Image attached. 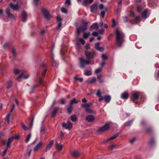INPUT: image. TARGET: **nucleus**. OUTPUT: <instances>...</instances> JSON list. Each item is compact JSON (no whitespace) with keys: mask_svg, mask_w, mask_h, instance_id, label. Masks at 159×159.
Returning a JSON list of instances; mask_svg holds the SVG:
<instances>
[{"mask_svg":"<svg viewBox=\"0 0 159 159\" xmlns=\"http://www.w3.org/2000/svg\"><path fill=\"white\" fill-rule=\"evenodd\" d=\"M86 119L89 122H92L94 120L95 118L93 116L88 115L86 116Z\"/></svg>","mask_w":159,"mask_h":159,"instance_id":"dca6fc26","label":"nucleus"},{"mask_svg":"<svg viewBox=\"0 0 159 159\" xmlns=\"http://www.w3.org/2000/svg\"><path fill=\"white\" fill-rule=\"evenodd\" d=\"M129 94L127 92H124L121 95V97L123 99H127L128 98Z\"/></svg>","mask_w":159,"mask_h":159,"instance_id":"4be33fe9","label":"nucleus"},{"mask_svg":"<svg viewBox=\"0 0 159 159\" xmlns=\"http://www.w3.org/2000/svg\"><path fill=\"white\" fill-rule=\"evenodd\" d=\"M133 120H134L133 119H132L131 120L125 122L124 124L125 126H129V125H131V124H132V122H133Z\"/></svg>","mask_w":159,"mask_h":159,"instance_id":"7c9ffc66","label":"nucleus"},{"mask_svg":"<svg viewBox=\"0 0 159 159\" xmlns=\"http://www.w3.org/2000/svg\"><path fill=\"white\" fill-rule=\"evenodd\" d=\"M62 26V24L61 22H58L57 26V30H59L60 29V28Z\"/></svg>","mask_w":159,"mask_h":159,"instance_id":"de8ad7c7","label":"nucleus"},{"mask_svg":"<svg viewBox=\"0 0 159 159\" xmlns=\"http://www.w3.org/2000/svg\"><path fill=\"white\" fill-rule=\"evenodd\" d=\"M92 74V72L91 71L86 70L85 72L84 73V75L86 76L91 75Z\"/></svg>","mask_w":159,"mask_h":159,"instance_id":"e433bc0d","label":"nucleus"},{"mask_svg":"<svg viewBox=\"0 0 159 159\" xmlns=\"http://www.w3.org/2000/svg\"><path fill=\"white\" fill-rule=\"evenodd\" d=\"M59 109L58 107H56L54 108L52 111V114L51 116V117H54L55 116Z\"/></svg>","mask_w":159,"mask_h":159,"instance_id":"6ab92c4d","label":"nucleus"},{"mask_svg":"<svg viewBox=\"0 0 159 159\" xmlns=\"http://www.w3.org/2000/svg\"><path fill=\"white\" fill-rule=\"evenodd\" d=\"M90 63V61L87 60H85L82 58H80V63L83 64L84 63L85 64L89 65Z\"/></svg>","mask_w":159,"mask_h":159,"instance_id":"5701e85b","label":"nucleus"},{"mask_svg":"<svg viewBox=\"0 0 159 159\" xmlns=\"http://www.w3.org/2000/svg\"><path fill=\"white\" fill-rule=\"evenodd\" d=\"M8 148H7H7H6V149L3 151V154H2V156H5L6 153V152L7 151V149H8Z\"/></svg>","mask_w":159,"mask_h":159,"instance_id":"052dcab7","label":"nucleus"},{"mask_svg":"<svg viewBox=\"0 0 159 159\" xmlns=\"http://www.w3.org/2000/svg\"><path fill=\"white\" fill-rule=\"evenodd\" d=\"M83 38L84 39H87L88 37L90 36V34L89 32H88V33H85V32H83Z\"/></svg>","mask_w":159,"mask_h":159,"instance_id":"2f4dec72","label":"nucleus"},{"mask_svg":"<svg viewBox=\"0 0 159 159\" xmlns=\"http://www.w3.org/2000/svg\"><path fill=\"white\" fill-rule=\"evenodd\" d=\"M80 43L84 45L85 43V41L82 38H80Z\"/></svg>","mask_w":159,"mask_h":159,"instance_id":"0e129e2a","label":"nucleus"},{"mask_svg":"<svg viewBox=\"0 0 159 159\" xmlns=\"http://www.w3.org/2000/svg\"><path fill=\"white\" fill-rule=\"evenodd\" d=\"M105 11H102L101 13V15L102 16V18H103L105 16V12L107 10V7L104 8Z\"/></svg>","mask_w":159,"mask_h":159,"instance_id":"72a5a7b5","label":"nucleus"},{"mask_svg":"<svg viewBox=\"0 0 159 159\" xmlns=\"http://www.w3.org/2000/svg\"><path fill=\"white\" fill-rule=\"evenodd\" d=\"M85 108V111L89 113H93V111L91 109L89 108V107H84Z\"/></svg>","mask_w":159,"mask_h":159,"instance_id":"473e14b6","label":"nucleus"},{"mask_svg":"<svg viewBox=\"0 0 159 159\" xmlns=\"http://www.w3.org/2000/svg\"><path fill=\"white\" fill-rule=\"evenodd\" d=\"M142 10V8L141 6H138L137 7V10L139 13L141 12Z\"/></svg>","mask_w":159,"mask_h":159,"instance_id":"a18cd8bd","label":"nucleus"},{"mask_svg":"<svg viewBox=\"0 0 159 159\" xmlns=\"http://www.w3.org/2000/svg\"><path fill=\"white\" fill-rule=\"evenodd\" d=\"M70 153L71 155L75 158L78 157L79 156V152L78 151L75 150L72 151H70Z\"/></svg>","mask_w":159,"mask_h":159,"instance_id":"4468645a","label":"nucleus"},{"mask_svg":"<svg viewBox=\"0 0 159 159\" xmlns=\"http://www.w3.org/2000/svg\"><path fill=\"white\" fill-rule=\"evenodd\" d=\"M121 132V131L120 132H118L116 134H115L113 136H111L110 138L107 139L105 143H106L107 142H108L111 140H113V139H115L119 136V135L120 134V133Z\"/></svg>","mask_w":159,"mask_h":159,"instance_id":"f3484780","label":"nucleus"},{"mask_svg":"<svg viewBox=\"0 0 159 159\" xmlns=\"http://www.w3.org/2000/svg\"><path fill=\"white\" fill-rule=\"evenodd\" d=\"M102 70V69L100 68H98L96 69L95 70V73L98 74Z\"/></svg>","mask_w":159,"mask_h":159,"instance_id":"bf43d9fd","label":"nucleus"},{"mask_svg":"<svg viewBox=\"0 0 159 159\" xmlns=\"http://www.w3.org/2000/svg\"><path fill=\"white\" fill-rule=\"evenodd\" d=\"M70 119L73 121H75L76 120L77 118L75 115H74L71 116L70 117Z\"/></svg>","mask_w":159,"mask_h":159,"instance_id":"4c0bfd02","label":"nucleus"},{"mask_svg":"<svg viewBox=\"0 0 159 159\" xmlns=\"http://www.w3.org/2000/svg\"><path fill=\"white\" fill-rule=\"evenodd\" d=\"M24 73H22L17 78V79H18L22 77H23V78L24 79H27V78H28V77H29V75H26V76H23V75H24Z\"/></svg>","mask_w":159,"mask_h":159,"instance_id":"c9c22d12","label":"nucleus"},{"mask_svg":"<svg viewBox=\"0 0 159 159\" xmlns=\"http://www.w3.org/2000/svg\"><path fill=\"white\" fill-rule=\"evenodd\" d=\"M21 125L23 129L24 130H26L27 129V126L24 124L22 122L21 123Z\"/></svg>","mask_w":159,"mask_h":159,"instance_id":"79ce46f5","label":"nucleus"},{"mask_svg":"<svg viewBox=\"0 0 159 159\" xmlns=\"http://www.w3.org/2000/svg\"><path fill=\"white\" fill-rule=\"evenodd\" d=\"M89 22L83 20H82L81 24L80 25V32H84L86 30L87 25Z\"/></svg>","mask_w":159,"mask_h":159,"instance_id":"7ed1b4c3","label":"nucleus"},{"mask_svg":"<svg viewBox=\"0 0 159 159\" xmlns=\"http://www.w3.org/2000/svg\"><path fill=\"white\" fill-rule=\"evenodd\" d=\"M104 99L105 101L107 102V103H109L111 100V97L110 96L108 95H106L104 98Z\"/></svg>","mask_w":159,"mask_h":159,"instance_id":"393cba45","label":"nucleus"},{"mask_svg":"<svg viewBox=\"0 0 159 159\" xmlns=\"http://www.w3.org/2000/svg\"><path fill=\"white\" fill-rule=\"evenodd\" d=\"M99 9L101 10H102L103 9H104V6L102 4H100L99 6Z\"/></svg>","mask_w":159,"mask_h":159,"instance_id":"338daca9","label":"nucleus"},{"mask_svg":"<svg viewBox=\"0 0 159 159\" xmlns=\"http://www.w3.org/2000/svg\"><path fill=\"white\" fill-rule=\"evenodd\" d=\"M116 147V146L114 145H112L109 146V149L112 150L113 148Z\"/></svg>","mask_w":159,"mask_h":159,"instance_id":"e2e57ef3","label":"nucleus"},{"mask_svg":"<svg viewBox=\"0 0 159 159\" xmlns=\"http://www.w3.org/2000/svg\"><path fill=\"white\" fill-rule=\"evenodd\" d=\"M98 27V25L97 23L93 24L90 27V30H92L93 29H96Z\"/></svg>","mask_w":159,"mask_h":159,"instance_id":"a878e982","label":"nucleus"},{"mask_svg":"<svg viewBox=\"0 0 159 159\" xmlns=\"http://www.w3.org/2000/svg\"><path fill=\"white\" fill-rule=\"evenodd\" d=\"M93 1V0H83L82 2V5L85 7L87 6L91 3Z\"/></svg>","mask_w":159,"mask_h":159,"instance_id":"f8f14e48","label":"nucleus"},{"mask_svg":"<svg viewBox=\"0 0 159 159\" xmlns=\"http://www.w3.org/2000/svg\"><path fill=\"white\" fill-rule=\"evenodd\" d=\"M73 110V106L70 104L67 107V112L68 114H70Z\"/></svg>","mask_w":159,"mask_h":159,"instance_id":"aec40b11","label":"nucleus"},{"mask_svg":"<svg viewBox=\"0 0 159 159\" xmlns=\"http://www.w3.org/2000/svg\"><path fill=\"white\" fill-rule=\"evenodd\" d=\"M96 81V79L95 77L93 78L89 82V84L93 83L95 82Z\"/></svg>","mask_w":159,"mask_h":159,"instance_id":"09e8293b","label":"nucleus"},{"mask_svg":"<svg viewBox=\"0 0 159 159\" xmlns=\"http://www.w3.org/2000/svg\"><path fill=\"white\" fill-rule=\"evenodd\" d=\"M53 140H52L49 142V143L47 145L46 150V152H47L48 150H49L51 148L52 145L53 144Z\"/></svg>","mask_w":159,"mask_h":159,"instance_id":"412c9836","label":"nucleus"},{"mask_svg":"<svg viewBox=\"0 0 159 159\" xmlns=\"http://www.w3.org/2000/svg\"><path fill=\"white\" fill-rule=\"evenodd\" d=\"M41 10L45 18L48 20H50L51 17V16L49 11L45 8H42Z\"/></svg>","mask_w":159,"mask_h":159,"instance_id":"39448f33","label":"nucleus"},{"mask_svg":"<svg viewBox=\"0 0 159 159\" xmlns=\"http://www.w3.org/2000/svg\"><path fill=\"white\" fill-rule=\"evenodd\" d=\"M66 100L64 98H61V99L59 101V103L62 105L64 104L65 103Z\"/></svg>","mask_w":159,"mask_h":159,"instance_id":"c03bdc74","label":"nucleus"},{"mask_svg":"<svg viewBox=\"0 0 159 159\" xmlns=\"http://www.w3.org/2000/svg\"><path fill=\"white\" fill-rule=\"evenodd\" d=\"M78 24V23L75 22V26L77 28V35L75 39L76 42V48L79 53L80 51V27H77Z\"/></svg>","mask_w":159,"mask_h":159,"instance_id":"f03ea898","label":"nucleus"},{"mask_svg":"<svg viewBox=\"0 0 159 159\" xmlns=\"http://www.w3.org/2000/svg\"><path fill=\"white\" fill-rule=\"evenodd\" d=\"M97 50L100 52H103L104 50V48L103 47H99Z\"/></svg>","mask_w":159,"mask_h":159,"instance_id":"680f3d73","label":"nucleus"},{"mask_svg":"<svg viewBox=\"0 0 159 159\" xmlns=\"http://www.w3.org/2000/svg\"><path fill=\"white\" fill-rule=\"evenodd\" d=\"M65 5H67L68 6H70L71 4L70 0H66L65 2Z\"/></svg>","mask_w":159,"mask_h":159,"instance_id":"603ef678","label":"nucleus"},{"mask_svg":"<svg viewBox=\"0 0 159 159\" xmlns=\"http://www.w3.org/2000/svg\"><path fill=\"white\" fill-rule=\"evenodd\" d=\"M14 139V137H11V138H9L8 139L7 143V148H10L11 146L10 145V143L13 141Z\"/></svg>","mask_w":159,"mask_h":159,"instance_id":"a211bd4d","label":"nucleus"},{"mask_svg":"<svg viewBox=\"0 0 159 159\" xmlns=\"http://www.w3.org/2000/svg\"><path fill=\"white\" fill-rule=\"evenodd\" d=\"M45 128L43 127H42L41 128L40 132L41 134H43L45 133Z\"/></svg>","mask_w":159,"mask_h":159,"instance_id":"3c124183","label":"nucleus"},{"mask_svg":"<svg viewBox=\"0 0 159 159\" xmlns=\"http://www.w3.org/2000/svg\"><path fill=\"white\" fill-rule=\"evenodd\" d=\"M85 48L86 50H88L90 49V47L89 44L86 43L85 46Z\"/></svg>","mask_w":159,"mask_h":159,"instance_id":"5fc2aeb1","label":"nucleus"},{"mask_svg":"<svg viewBox=\"0 0 159 159\" xmlns=\"http://www.w3.org/2000/svg\"><path fill=\"white\" fill-rule=\"evenodd\" d=\"M97 3H96L93 4L91 6V12L93 13L96 12L97 9Z\"/></svg>","mask_w":159,"mask_h":159,"instance_id":"9b49d317","label":"nucleus"},{"mask_svg":"<svg viewBox=\"0 0 159 159\" xmlns=\"http://www.w3.org/2000/svg\"><path fill=\"white\" fill-rule=\"evenodd\" d=\"M47 70V69H44L42 73V77H44L46 75Z\"/></svg>","mask_w":159,"mask_h":159,"instance_id":"49530a36","label":"nucleus"},{"mask_svg":"<svg viewBox=\"0 0 159 159\" xmlns=\"http://www.w3.org/2000/svg\"><path fill=\"white\" fill-rule=\"evenodd\" d=\"M61 10L62 12L63 13L66 14L67 13L68 11L64 7H62L61 8Z\"/></svg>","mask_w":159,"mask_h":159,"instance_id":"a19ab883","label":"nucleus"},{"mask_svg":"<svg viewBox=\"0 0 159 159\" xmlns=\"http://www.w3.org/2000/svg\"><path fill=\"white\" fill-rule=\"evenodd\" d=\"M92 34L94 36H97L98 35V33L97 32L94 31L92 33Z\"/></svg>","mask_w":159,"mask_h":159,"instance_id":"774afa93","label":"nucleus"},{"mask_svg":"<svg viewBox=\"0 0 159 159\" xmlns=\"http://www.w3.org/2000/svg\"><path fill=\"white\" fill-rule=\"evenodd\" d=\"M92 105V102H90L88 103L83 104L81 105L83 107H89Z\"/></svg>","mask_w":159,"mask_h":159,"instance_id":"c85d7f7f","label":"nucleus"},{"mask_svg":"<svg viewBox=\"0 0 159 159\" xmlns=\"http://www.w3.org/2000/svg\"><path fill=\"white\" fill-rule=\"evenodd\" d=\"M99 44L100 43H95L94 45V48L96 50H97L98 48L99 47Z\"/></svg>","mask_w":159,"mask_h":159,"instance_id":"13d9d810","label":"nucleus"},{"mask_svg":"<svg viewBox=\"0 0 159 159\" xmlns=\"http://www.w3.org/2000/svg\"><path fill=\"white\" fill-rule=\"evenodd\" d=\"M13 84L12 82L11 81H9L7 82V88H10L11 87Z\"/></svg>","mask_w":159,"mask_h":159,"instance_id":"58836bf2","label":"nucleus"},{"mask_svg":"<svg viewBox=\"0 0 159 159\" xmlns=\"http://www.w3.org/2000/svg\"><path fill=\"white\" fill-rule=\"evenodd\" d=\"M155 143V140L154 139H151L149 141V144L151 145H153Z\"/></svg>","mask_w":159,"mask_h":159,"instance_id":"37998d69","label":"nucleus"},{"mask_svg":"<svg viewBox=\"0 0 159 159\" xmlns=\"http://www.w3.org/2000/svg\"><path fill=\"white\" fill-rule=\"evenodd\" d=\"M6 13L8 16L12 19H15V17L14 16L13 14L11 13L10 11L9 8H7L6 10Z\"/></svg>","mask_w":159,"mask_h":159,"instance_id":"9d476101","label":"nucleus"},{"mask_svg":"<svg viewBox=\"0 0 159 159\" xmlns=\"http://www.w3.org/2000/svg\"><path fill=\"white\" fill-rule=\"evenodd\" d=\"M22 21L25 22L27 20V14L25 11H22L21 13Z\"/></svg>","mask_w":159,"mask_h":159,"instance_id":"ddd939ff","label":"nucleus"},{"mask_svg":"<svg viewBox=\"0 0 159 159\" xmlns=\"http://www.w3.org/2000/svg\"><path fill=\"white\" fill-rule=\"evenodd\" d=\"M52 65L53 66H56L57 65L56 62L52 60Z\"/></svg>","mask_w":159,"mask_h":159,"instance_id":"69168bd1","label":"nucleus"},{"mask_svg":"<svg viewBox=\"0 0 159 159\" xmlns=\"http://www.w3.org/2000/svg\"><path fill=\"white\" fill-rule=\"evenodd\" d=\"M102 58L103 60H105L108 58L107 56L105 54H103L102 55Z\"/></svg>","mask_w":159,"mask_h":159,"instance_id":"864d4df0","label":"nucleus"},{"mask_svg":"<svg viewBox=\"0 0 159 159\" xmlns=\"http://www.w3.org/2000/svg\"><path fill=\"white\" fill-rule=\"evenodd\" d=\"M43 144V143L42 141L39 142L34 148V152L38 151Z\"/></svg>","mask_w":159,"mask_h":159,"instance_id":"2eb2a0df","label":"nucleus"},{"mask_svg":"<svg viewBox=\"0 0 159 159\" xmlns=\"http://www.w3.org/2000/svg\"><path fill=\"white\" fill-rule=\"evenodd\" d=\"M85 55L86 57L89 59H92L94 57V53L87 51H85Z\"/></svg>","mask_w":159,"mask_h":159,"instance_id":"1a4fd4ad","label":"nucleus"},{"mask_svg":"<svg viewBox=\"0 0 159 159\" xmlns=\"http://www.w3.org/2000/svg\"><path fill=\"white\" fill-rule=\"evenodd\" d=\"M148 12V11L147 9H145L144 11L143 12L141 13V16L142 18L144 19H146L147 18V14Z\"/></svg>","mask_w":159,"mask_h":159,"instance_id":"b1692460","label":"nucleus"},{"mask_svg":"<svg viewBox=\"0 0 159 159\" xmlns=\"http://www.w3.org/2000/svg\"><path fill=\"white\" fill-rule=\"evenodd\" d=\"M153 129L151 127H148L145 130L146 133L148 134H150L152 133V131Z\"/></svg>","mask_w":159,"mask_h":159,"instance_id":"f704fd0d","label":"nucleus"},{"mask_svg":"<svg viewBox=\"0 0 159 159\" xmlns=\"http://www.w3.org/2000/svg\"><path fill=\"white\" fill-rule=\"evenodd\" d=\"M134 20L137 22H139L140 21V18L139 16H137L135 18Z\"/></svg>","mask_w":159,"mask_h":159,"instance_id":"4d7b16f0","label":"nucleus"},{"mask_svg":"<svg viewBox=\"0 0 159 159\" xmlns=\"http://www.w3.org/2000/svg\"><path fill=\"white\" fill-rule=\"evenodd\" d=\"M62 125L63 128L68 130H70L72 127V124L69 120L67 123H62Z\"/></svg>","mask_w":159,"mask_h":159,"instance_id":"0eeeda50","label":"nucleus"},{"mask_svg":"<svg viewBox=\"0 0 159 159\" xmlns=\"http://www.w3.org/2000/svg\"><path fill=\"white\" fill-rule=\"evenodd\" d=\"M139 93L138 92L134 93L131 97V99L133 102L136 104H139V103L136 102V101L139 98Z\"/></svg>","mask_w":159,"mask_h":159,"instance_id":"20e7f679","label":"nucleus"},{"mask_svg":"<svg viewBox=\"0 0 159 159\" xmlns=\"http://www.w3.org/2000/svg\"><path fill=\"white\" fill-rule=\"evenodd\" d=\"M10 7L14 11H17L19 10L20 7L18 3L14 4L12 3H10L9 4Z\"/></svg>","mask_w":159,"mask_h":159,"instance_id":"6e6552de","label":"nucleus"},{"mask_svg":"<svg viewBox=\"0 0 159 159\" xmlns=\"http://www.w3.org/2000/svg\"><path fill=\"white\" fill-rule=\"evenodd\" d=\"M57 20L58 22H61L62 21V19L59 16L57 17Z\"/></svg>","mask_w":159,"mask_h":159,"instance_id":"6e6d98bb","label":"nucleus"},{"mask_svg":"<svg viewBox=\"0 0 159 159\" xmlns=\"http://www.w3.org/2000/svg\"><path fill=\"white\" fill-rule=\"evenodd\" d=\"M110 126L109 124L106 123L102 127H101L97 131V132H103L107 130L110 128Z\"/></svg>","mask_w":159,"mask_h":159,"instance_id":"423d86ee","label":"nucleus"},{"mask_svg":"<svg viewBox=\"0 0 159 159\" xmlns=\"http://www.w3.org/2000/svg\"><path fill=\"white\" fill-rule=\"evenodd\" d=\"M31 134H28V135L27 136V137L26 138V139L25 140V141L26 143H27L29 141L31 137Z\"/></svg>","mask_w":159,"mask_h":159,"instance_id":"ea45409f","label":"nucleus"},{"mask_svg":"<svg viewBox=\"0 0 159 159\" xmlns=\"http://www.w3.org/2000/svg\"><path fill=\"white\" fill-rule=\"evenodd\" d=\"M63 147V145L61 144H57V145L56 148L57 150L58 151H61L62 148Z\"/></svg>","mask_w":159,"mask_h":159,"instance_id":"cd10ccee","label":"nucleus"},{"mask_svg":"<svg viewBox=\"0 0 159 159\" xmlns=\"http://www.w3.org/2000/svg\"><path fill=\"white\" fill-rule=\"evenodd\" d=\"M11 116V113H8L6 117L5 118V121L6 123H7V124H9L10 121V117Z\"/></svg>","mask_w":159,"mask_h":159,"instance_id":"bb28decb","label":"nucleus"},{"mask_svg":"<svg viewBox=\"0 0 159 159\" xmlns=\"http://www.w3.org/2000/svg\"><path fill=\"white\" fill-rule=\"evenodd\" d=\"M116 35V46L121 47L125 41V35L124 33L120 31L118 29L116 30L115 32Z\"/></svg>","mask_w":159,"mask_h":159,"instance_id":"f257e3e1","label":"nucleus"},{"mask_svg":"<svg viewBox=\"0 0 159 159\" xmlns=\"http://www.w3.org/2000/svg\"><path fill=\"white\" fill-rule=\"evenodd\" d=\"M78 101L76 100L75 98H74L70 101V104L71 105H73V104H76L78 103Z\"/></svg>","mask_w":159,"mask_h":159,"instance_id":"c756f323","label":"nucleus"},{"mask_svg":"<svg viewBox=\"0 0 159 159\" xmlns=\"http://www.w3.org/2000/svg\"><path fill=\"white\" fill-rule=\"evenodd\" d=\"M96 95L97 96L100 97H102L101 96V92L99 90H98L96 93Z\"/></svg>","mask_w":159,"mask_h":159,"instance_id":"8fccbe9b","label":"nucleus"}]
</instances>
